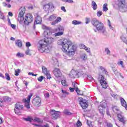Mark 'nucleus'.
I'll use <instances>...</instances> for the list:
<instances>
[{"label":"nucleus","mask_w":127,"mask_h":127,"mask_svg":"<svg viewBox=\"0 0 127 127\" xmlns=\"http://www.w3.org/2000/svg\"><path fill=\"white\" fill-rule=\"evenodd\" d=\"M69 90L71 93H73L75 91V88L69 87Z\"/></svg>","instance_id":"nucleus-57"},{"label":"nucleus","mask_w":127,"mask_h":127,"mask_svg":"<svg viewBox=\"0 0 127 127\" xmlns=\"http://www.w3.org/2000/svg\"><path fill=\"white\" fill-rule=\"evenodd\" d=\"M118 119L119 122H121V123H123V125H125V124H126V123L125 122V117L122 116V115L118 114Z\"/></svg>","instance_id":"nucleus-18"},{"label":"nucleus","mask_w":127,"mask_h":127,"mask_svg":"<svg viewBox=\"0 0 127 127\" xmlns=\"http://www.w3.org/2000/svg\"><path fill=\"white\" fill-rule=\"evenodd\" d=\"M57 23H58L57 22L56 20H55L52 22V25H55L56 24H57Z\"/></svg>","instance_id":"nucleus-64"},{"label":"nucleus","mask_w":127,"mask_h":127,"mask_svg":"<svg viewBox=\"0 0 127 127\" xmlns=\"http://www.w3.org/2000/svg\"><path fill=\"white\" fill-rule=\"evenodd\" d=\"M81 59H82V60H86L87 55H86V54H83L81 56Z\"/></svg>","instance_id":"nucleus-37"},{"label":"nucleus","mask_w":127,"mask_h":127,"mask_svg":"<svg viewBox=\"0 0 127 127\" xmlns=\"http://www.w3.org/2000/svg\"><path fill=\"white\" fill-rule=\"evenodd\" d=\"M91 5L93 6L92 8L94 10H96L98 9V5L95 1H92Z\"/></svg>","instance_id":"nucleus-25"},{"label":"nucleus","mask_w":127,"mask_h":127,"mask_svg":"<svg viewBox=\"0 0 127 127\" xmlns=\"http://www.w3.org/2000/svg\"><path fill=\"white\" fill-rule=\"evenodd\" d=\"M78 101L80 105L82 108V109H83V110H85L88 108L89 105H88V103H87V100H86V99H84L82 97H79L78 98Z\"/></svg>","instance_id":"nucleus-6"},{"label":"nucleus","mask_w":127,"mask_h":127,"mask_svg":"<svg viewBox=\"0 0 127 127\" xmlns=\"http://www.w3.org/2000/svg\"><path fill=\"white\" fill-rule=\"evenodd\" d=\"M111 96H112V97H113V98H114L115 99H117V98H118L119 95L115 94H112Z\"/></svg>","instance_id":"nucleus-55"},{"label":"nucleus","mask_w":127,"mask_h":127,"mask_svg":"<svg viewBox=\"0 0 127 127\" xmlns=\"http://www.w3.org/2000/svg\"><path fill=\"white\" fill-rule=\"evenodd\" d=\"M62 20V19H61V17H58L56 20H55L56 22H57L58 23V22H60V21H61Z\"/></svg>","instance_id":"nucleus-48"},{"label":"nucleus","mask_w":127,"mask_h":127,"mask_svg":"<svg viewBox=\"0 0 127 127\" xmlns=\"http://www.w3.org/2000/svg\"><path fill=\"white\" fill-rule=\"evenodd\" d=\"M32 97V94H30L28 95V97L26 99H23V102L25 103V107L27 108V109H30V105L29 103H30V99Z\"/></svg>","instance_id":"nucleus-8"},{"label":"nucleus","mask_w":127,"mask_h":127,"mask_svg":"<svg viewBox=\"0 0 127 127\" xmlns=\"http://www.w3.org/2000/svg\"><path fill=\"white\" fill-rule=\"evenodd\" d=\"M119 7H120V9L122 12H126L127 10V5L125 3L122 4Z\"/></svg>","instance_id":"nucleus-16"},{"label":"nucleus","mask_w":127,"mask_h":127,"mask_svg":"<svg viewBox=\"0 0 127 127\" xmlns=\"http://www.w3.org/2000/svg\"><path fill=\"white\" fill-rule=\"evenodd\" d=\"M25 13V8H23L21 9V11L19 13L18 17H20V20L19 21L20 24H23V20H24V18L23 15Z\"/></svg>","instance_id":"nucleus-10"},{"label":"nucleus","mask_w":127,"mask_h":127,"mask_svg":"<svg viewBox=\"0 0 127 127\" xmlns=\"http://www.w3.org/2000/svg\"><path fill=\"white\" fill-rule=\"evenodd\" d=\"M112 70L115 74H118V70L115 67L112 68Z\"/></svg>","instance_id":"nucleus-53"},{"label":"nucleus","mask_w":127,"mask_h":127,"mask_svg":"<svg viewBox=\"0 0 127 127\" xmlns=\"http://www.w3.org/2000/svg\"><path fill=\"white\" fill-rule=\"evenodd\" d=\"M33 21V16L31 14H28L25 17V20L23 21L24 24L25 25H28L29 23Z\"/></svg>","instance_id":"nucleus-4"},{"label":"nucleus","mask_w":127,"mask_h":127,"mask_svg":"<svg viewBox=\"0 0 127 127\" xmlns=\"http://www.w3.org/2000/svg\"><path fill=\"white\" fill-rule=\"evenodd\" d=\"M51 117L53 120H57L60 117V112L54 110H51Z\"/></svg>","instance_id":"nucleus-7"},{"label":"nucleus","mask_w":127,"mask_h":127,"mask_svg":"<svg viewBox=\"0 0 127 127\" xmlns=\"http://www.w3.org/2000/svg\"><path fill=\"white\" fill-rule=\"evenodd\" d=\"M118 65H121L122 68H125V65H124V62L123 61L118 62Z\"/></svg>","instance_id":"nucleus-36"},{"label":"nucleus","mask_w":127,"mask_h":127,"mask_svg":"<svg viewBox=\"0 0 127 127\" xmlns=\"http://www.w3.org/2000/svg\"><path fill=\"white\" fill-rule=\"evenodd\" d=\"M98 110L101 115L102 118H104V115H105V113H106V108H104L101 106H99Z\"/></svg>","instance_id":"nucleus-17"},{"label":"nucleus","mask_w":127,"mask_h":127,"mask_svg":"<svg viewBox=\"0 0 127 127\" xmlns=\"http://www.w3.org/2000/svg\"><path fill=\"white\" fill-rule=\"evenodd\" d=\"M101 80H100V84L103 88V89H107L108 87V83H107V82H106V78L104 77V76L101 75Z\"/></svg>","instance_id":"nucleus-13"},{"label":"nucleus","mask_w":127,"mask_h":127,"mask_svg":"<svg viewBox=\"0 0 127 127\" xmlns=\"http://www.w3.org/2000/svg\"><path fill=\"white\" fill-rule=\"evenodd\" d=\"M64 34V32H57V33L55 34V36H61V35H63Z\"/></svg>","instance_id":"nucleus-32"},{"label":"nucleus","mask_w":127,"mask_h":127,"mask_svg":"<svg viewBox=\"0 0 127 127\" xmlns=\"http://www.w3.org/2000/svg\"><path fill=\"white\" fill-rule=\"evenodd\" d=\"M43 35H44V37H45V38H46V37H47V35H48V32L47 31H45L44 32Z\"/></svg>","instance_id":"nucleus-49"},{"label":"nucleus","mask_w":127,"mask_h":127,"mask_svg":"<svg viewBox=\"0 0 127 127\" xmlns=\"http://www.w3.org/2000/svg\"><path fill=\"white\" fill-rule=\"evenodd\" d=\"M16 57L22 58V57H24V55H23L20 53H18L16 54Z\"/></svg>","instance_id":"nucleus-39"},{"label":"nucleus","mask_w":127,"mask_h":127,"mask_svg":"<svg viewBox=\"0 0 127 127\" xmlns=\"http://www.w3.org/2000/svg\"><path fill=\"white\" fill-rule=\"evenodd\" d=\"M107 127H113V125H112V124H111V123H107Z\"/></svg>","instance_id":"nucleus-61"},{"label":"nucleus","mask_w":127,"mask_h":127,"mask_svg":"<svg viewBox=\"0 0 127 127\" xmlns=\"http://www.w3.org/2000/svg\"><path fill=\"white\" fill-rule=\"evenodd\" d=\"M10 26L13 28V29H15V27H16V26L13 24H11Z\"/></svg>","instance_id":"nucleus-60"},{"label":"nucleus","mask_w":127,"mask_h":127,"mask_svg":"<svg viewBox=\"0 0 127 127\" xmlns=\"http://www.w3.org/2000/svg\"><path fill=\"white\" fill-rule=\"evenodd\" d=\"M76 125L77 127H80L82 126V123L78 120Z\"/></svg>","instance_id":"nucleus-42"},{"label":"nucleus","mask_w":127,"mask_h":127,"mask_svg":"<svg viewBox=\"0 0 127 127\" xmlns=\"http://www.w3.org/2000/svg\"><path fill=\"white\" fill-rule=\"evenodd\" d=\"M97 16H98L99 17H100V16H101V15H102L103 14V11H98L97 13Z\"/></svg>","instance_id":"nucleus-44"},{"label":"nucleus","mask_w":127,"mask_h":127,"mask_svg":"<svg viewBox=\"0 0 127 127\" xmlns=\"http://www.w3.org/2000/svg\"><path fill=\"white\" fill-rule=\"evenodd\" d=\"M42 69L43 73H44L45 75L49 73L48 70H47V68L45 66H42Z\"/></svg>","instance_id":"nucleus-30"},{"label":"nucleus","mask_w":127,"mask_h":127,"mask_svg":"<svg viewBox=\"0 0 127 127\" xmlns=\"http://www.w3.org/2000/svg\"><path fill=\"white\" fill-rule=\"evenodd\" d=\"M107 106V102L105 100H103L100 104V105L99 107H102V108H103L104 109H106V107Z\"/></svg>","instance_id":"nucleus-23"},{"label":"nucleus","mask_w":127,"mask_h":127,"mask_svg":"<svg viewBox=\"0 0 127 127\" xmlns=\"http://www.w3.org/2000/svg\"><path fill=\"white\" fill-rule=\"evenodd\" d=\"M5 78L6 80H8V81H10V77L9 76V74H8V73H5Z\"/></svg>","instance_id":"nucleus-41"},{"label":"nucleus","mask_w":127,"mask_h":127,"mask_svg":"<svg viewBox=\"0 0 127 127\" xmlns=\"http://www.w3.org/2000/svg\"><path fill=\"white\" fill-rule=\"evenodd\" d=\"M120 101H121V105L123 107H126L127 106V102H126V100H125V99L121 97Z\"/></svg>","instance_id":"nucleus-26"},{"label":"nucleus","mask_w":127,"mask_h":127,"mask_svg":"<svg viewBox=\"0 0 127 127\" xmlns=\"http://www.w3.org/2000/svg\"><path fill=\"white\" fill-rule=\"evenodd\" d=\"M53 73L57 78H59V77L62 76V73L60 71V69L58 68H55L53 71Z\"/></svg>","instance_id":"nucleus-14"},{"label":"nucleus","mask_w":127,"mask_h":127,"mask_svg":"<svg viewBox=\"0 0 127 127\" xmlns=\"http://www.w3.org/2000/svg\"><path fill=\"white\" fill-rule=\"evenodd\" d=\"M31 46V44H30V42H28L26 43V47L27 48V49L29 48Z\"/></svg>","instance_id":"nucleus-45"},{"label":"nucleus","mask_w":127,"mask_h":127,"mask_svg":"<svg viewBox=\"0 0 127 127\" xmlns=\"http://www.w3.org/2000/svg\"><path fill=\"white\" fill-rule=\"evenodd\" d=\"M108 25L111 29H113V27L111 25V21L110 20H108Z\"/></svg>","instance_id":"nucleus-54"},{"label":"nucleus","mask_w":127,"mask_h":127,"mask_svg":"<svg viewBox=\"0 0 127 127\" xmlns=\"http://www.w3.org/2000/svg\"><path fill=\"white\" fill-rule=\"evenodd\" d=\"M57 16L55 14H53L52 15H51L49 17V20L50 21H53V20H54V19H55L56 18Z\"/></svg>","instance_id":"nucleus-31"},{"label":"nucleus","mask_w":127,"mask_h":127,"mask_svg":"<svg viewBox=\"0 0 127 127\" xmlns=\"http://www.w3.org/2000/svg\"><path fill=\"white\" fill-rule=\"evenodd\" d=\"M45 98H49L50 95H49V93H47L45 94Z\"/></svg>","instance_id":"nucleus-63"},{"label":"nucleus","mask_w":127,"mask_h":127,"mask_svg":"<svg viewBox=\"0 0 127 127\" xmlns=\"http://www.w3.org/2000/svg\"><path fill=\"white\" fill-rule=\"evenodd\" d=\"M105 52H106L107 55H111V51H110L108 48H105Z\"/></svg>","instance_id":"nucleus-34"},{"label":"nucleus","mask_w":127,"mask_h":127,"mask_svg":"<svg viewBox=\"0 0 127 127\" xmlns=\"http://www.w3.org/2000/svg\"><path fill=\"white\" fill-rule=\"evenodd\" d=\"M79 73H80L79 72V71L72 69L70 72L69 76L72 79H74V78L76 77V76H78V75H79Z\"/></svg>","instance_id":"nucleus-15"},{"label":"nucleus","mask_w":127,"mask_h":127,"mask_svg":"<svg viewBox=\"0 0 127 127\" xmlns=\"http://www.w3.org/2000/svg\"><path fill=\"white\" fill-rule=\"evenodd\" d=\"M100 70H101V71H103V72H104L106 70V69H105V67H103V66H100Z\"/></svg>","instance_id":"nucleus-59"},{"label":"nucleus","mask_w":127,"mask_h":127,"mask_svg":"<svg viewBox=\"0 0 127 127\" xmlns=\"http://www.w3.org/2000/svg\"><path fill=\"white\" fill-rule=\"evenodd\" d=\"M0 19H4V15H3V14L1 13V11H0Z\"/></svg>","instance_id":"nucleus-46"},{"label":"nucleus","mask_w":127,"mask_h":127,"mask_svg":"<svg viewBox=\"0 0 127 127\" xmlns=\"http://www.w3.org/2000/svg\"><path fill=\"white\" fill-rule=\"evenodd\" d=\"M44 79V76H41L38 78V81L39 82H42V80Z\"/></svg>","instance_id":"nucleus-43"},{"label":"nucleus","mask_w":127,"mask_h":127,"mask_svg":"<svg viewBox=\"0 0 127 127\" xmlns=\"http://www.w3.org/2000/svg\"><path fill=\"white\" fill-rule=\"evenodd\" d=\"M58 44L62 45V50L64 53L68 52L69 56H73L75 54L76 46H72V42L68 40L67 39L59 40Z\"/></svg>","instance_id":"nucleus-1"},{"label":"nucleus","mask_w":127,"mask_h":127,"mask_svg":"<svg viewBox=\"0 0 127 127\" xmlns=\"http://www.w3.org/2000/svg\"><path fill=\"white\" fill-rule=\"evenodd\" d=\"M72 87L73 88H74V89H75V91L76 92V93H78L79 89L78 88V83H77V82H72Z\"/></svg>","instance_id":"nucleus-24"},{"label":"nucleus","mask_w":127,"mask_h":127,"mask_svg":"<svg viewBox=\"0 0 127 127\" xmlns=\"http://www.w3.org/2000/svg\"><path fill=\"white\" fill-rule=\"evenodd\" d=\"M32 104L34 105V106H35V107H40V106H41V100L40 99V98L38 97H36V98H34L32 101Z\"/></svg>","instance_id":"nucleus-9"},{"label":"nucleus","mask_w":127,"mask_h":127,"mask_svg":"<svg viewBox=\"0 0 127 127\" xmlns=\"http://www.w3.org/2000/svg\"><path fill=\"white\" fill-rule=\"evenodd\" d=\"M62 0L64 2H69V3L73 2V0Z\"/></svg>","instance_id":"nucleus-50"},{"label":"nucleus","mask_w":127,"mask_h":127,"mask_svg":"<svg viewBox=\"0 0 127 127\" xmlns=\"http://www.w3.org/2000/svg\"><path fill=\"white\" fill-rule=\"evenodd\" d=\"M54 41V39L52 37H46L44 40L39 41L38 49L39 51L41 53H48L49 51V48H48V44H51Z\"/></svg>","instance_id":"nucleus-2"},{"label":"nucleus","mask_w":127,"mask_h":127,"mask_svg":"<svg viewBox=\"0 0 127 127\" xmlns=\"http://www.w3.org/2000/svg\"><path fill=\"white\" fill-rule=\"evenodd\" d=\"M61 9H62V10H63L64 12H66V9H65V7H64V6H62L61 7Z\"/></svg>","instance_id":"nucleus-62"},{"label":"nucleus","mask_w":127,"mask_h":127,"mask_svg":"<svg viewBox=\"0 0 127 127\" xmlns=\"http://www.w3.org/2000/svg\"><path fill=\"white\" fill-rule=\"evenodd\" d=\"M108 3H105L103 5V11H108V10L109 9V8H108Z\"/></svg>","instance_id":"nucleus-28"},{"label":"nucleus","mask_w":127,"mask_h":127,"mask_svg":"<svg viewBox=\"0 0 127 127\" xmlns=\"http://www.w3.org/2000/svg\"><path fill=\"white\" fill-rule=\"evenodd\" d=\"M42 28H43V29H46V30H49V27H48L44 25H43Z\"/></svg>","instance_id":"nucleus-47"},{"label":"nucleus","mask_w":127,"mask_h":127,"mask_svg":"<svg viewBox=\"0 0 127 127\" xmlns=\"http://www.w3.org/2000/svg\"><path fill=\"white\" fill-rule=\"evenodd\" d=\"M125 3V0H115V4L118 5V6H121L122 4Z\"/></svg>","instance_id":"nucleus-19"},{"label":"nucleus","mask_w":127,"mask_h":127,"mask_svg":"<svg viewBox=\"0 0 127 127\" xmlns=\"http://www.w3.org/2000/svg\"><path fill=\"white\" fill-rule=\"evenodd\" d=\"M86 46H85V45H80V48H81V49H85L86 48Z\"/></svg>","instance_id":"nucleus-52"},{"label":"nucleus","mask_w":127,"mask_h":127,"mask_svg":"<svg viewBox=\"0 0 127 127\" xmlns=\"http://www.w3.org/2000/svg\"><path fill=\"white\" fill-rule=\"evenodd\" d=\"M85 21H86V24H88V23L90 22V18H86Z\"/></svg>","instance_id":"nucleus-56"},{"label":"nucleus","mask_w":127,"mask_h":127,"mask_svg":"<svg viewBox=\"0 0 127 127\" xmlns=\"http://www.w3.org/2000/svg\"><path fill=\"white\" fill-rule=\"evenodd\" d=\"M72 24L74 25H78L79 24H82V22L74 20L72 22Z\"/></svg>","instance_id":"nucleus-27"},{"label":"nucleus","mask_w":127,"mask_h":127,"mask_svg":"<svg viewBox=\"0 0 127 127\" xmlns=\"http://www.w3.org/2000/svg\"><path fill=\"white\" fill-rule=\"evenodd\" d=\"M23 109V106L22 105H20L19 103H17L16 104L15 108H14V112L15 114H19L20 112L21 111V110Z\"/></svg>","instance_id":"nucleus-11"},{"label":"nucleus","mask_w":127,"mask_h":127,"mask_svg":"<svg viewBox=\"0 0 127 127\" xmlns=\"http://www.w3.org/2000/svg\"><path fill=\"white\" fill-rule=\"evenodd\" d=\"M30 52V50H29V48H28L25 52V54L26 55H29L30 56H31V54L29 53Z\"/></svg>","instance_id":"nucleus-40"},{"label":"nucleus","mask_w":127,"mask_h":127,"mask_svg":"<svg viewBox=\"0 0 127 127\" xmlns=\"http://www.w3.org/2000/svg\"><path fill=\"white\" fill-rule=\"evenodd\" d=\"M62 85H63V86H67V82L66 81V80H62Z\"/></svg>","instance_id":"nucleus-38"},{"label":"nucleus","mask_w":127,"mask_h":127,"mask_svg":"<svg viewBox=\"0 0 127 127\" xmlns=\"http://www.w3.org/2000/svg\"><path fill=\"white\" fill-rule=\"evenodd\" d=\"M41 21H42V19L41 18V17L37 15L36 17L34 24H40V23H41Z\"/></svg>","instance_id":"nucleus-20"},{"label":"nucleus","mask_w":127,"mask_h":127,"mask_svg":"<svg viewBox=\"0 0 127 127\" xmlns=\"http://www.w3.org/2000/svg\"><path fill=\"white\" fill-rule=\"evenodd\" d=\"M91 23V24L96 28L93 29L95 32L98 31L99 33H102V34H106V33H107V31L106 30V28H105L104 23H102L101 21L96 19H93Z\"/></svg>","instance_id":"nucleus-3"},{"label":"nucleus","mask_w":127,"mask_h":127,"mask_svg":"<svg viewBox=\"0 0 127 127\" xmlns=\"http://www.w3.org/2000/svg\"><path fill=\"white\" fill-rule=\"evenodd\" d=\"M56 32H64V27L62 26H60L56 29Z\"/></svg>","instance_id":"nucleus-22"},{"label":"nucleus","mask_w":127,"mask_h":127,"mask_svg":"<svg viewBox=\"0 0 127 127\" xmlns=\"http://www.w3.org/2000/svg\"><path fill=\"white\" fill-rule=\"evenodd\" d=\"M23 120L26 122H30V123H31V122H32V119H31L30 117H28L27 118H23Z\"/></svg>","instance_id":"nucleus-33"},{"label":"nucleus","mask_w":127,"mask_h":127,"mask_svg":"<svg viewBox=\"0 0 127 127\" xmlns=\"http://www.w3.org/2000/svg\"><path fill=\"white\" fill-rule=\"evenodd\" d=\"M43 8L45 10V11H49L50 10L53 11L55 8V6L52 2H49L44 4Z\"/></svg>","instance_id":"nucleus-5"},{"label":"nucleus","mask_w":127,"mask_h":127,"mask_svg":"<svg viewBox=\"0 0 127 127\" xmlns=\"http://www.w3.org/2000/svg\"><path fill=\"white\" fill-rule=\"evenodd\" d=\"M34 122H37L38 123H40V119H39V118H35V119H34Z\"/></svg>","instance_id":"nucleus-58"},{"label":"nucleus","mask_w":127,"mask_h":127,"mask_svg":"<svg viewBox=\"0 0 127 127\" xmlns=\"http://www.w3.org/2000/svg\"><path fill=\"white\" fill-rule=\"evenodd\" d=\"M2 100H0V107L2 108L3 107V105H4V103H9L11 100V99L7 96H4L2 98Z\"/></svg>","instance_id":"nucleus-12"},{"label":"nucleus","mask_w":127,"mask_h":127,"mask_svg":"<svg viewBox=\"0 0 127 127\" xmlns=\"http://www.w3.org/2000/svg\"><path fill=\"white\" fill-rule=\"evenodd\" d=\"M15 44L16 46H17L19 48H21V47H22V42L20 40H17L15 41Z\"/></svg>","instance_id":"nucleus-21"},{"label":"nucleus","mask_w":127,"mask_h":127,"mask_svg":"<svg viewBox=\"0 0 127 127\" xmlns=\"http://www.w3.org/2000/svg\"><path fill=\"white\" fill-rule=\"evenodd\" d=\"M45 75L47 76V79H51V75L50 74H49V72H48V73L46 74Z\"/></svg>","instance_id":"nucleus-51"},{"label":"nucleus","mask_w":127,"mask_h":127,"mask_svg":"<svg viewBox=\"0 0 127 127\" xmlns=\"http://www.w3.org/2000/svg\"><path fill=\"white\" fill-rule=\"evenodd\" d=\"M112 111L115 113V114H118L119 112V109H118V107L117 106H113L112 107Z\"/></svg>","instance_id":"nucleus-29"},{"label":"nucleus","mask_w":127,"mask_h":127,"mask_svg":"<svg viewBox=\"0 0 127 127\" xmlns=\"http://www.w3.org/2000/svg\"><path fill=\"white\" fill-rule=\"evenodd\" d=\"M19 73H20V69H19V68L15 70V76H18L19 75Z\"/></svg>","instance_id":"nucleus-35"}]
</instances>
